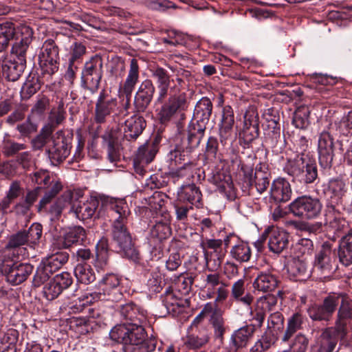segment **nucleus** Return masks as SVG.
<instances>
[{
  "instance_id": "obj_1",
  "label": "nucleus",
  "mask_w": 352,
  "mask_h": 352,
  "mask_svg": "<svg viewBox=\"0 0 352 352\" xmlns=\"http://www.w3.org/2000/svg\"><path fill=\"white\" fill-rule=\"evenodd\" d=\"M102 202L107 209L115 214L112 236L119 252L128 258L136 259L138 252L133 244L129 232L124 226V220L130 213L126 202L124 199L113 197H107Z\"/></svg>"
},
{
  "instance_id": "obj_2",
  "label": "nucleus",
  "mask_w": 352,
  "mask_h": 352,
  "mask_svg": "<svg viewBox=\"0 0 352 352\" xmlns=\"http://www.w3.org/2000/svg\"><path fill=\"white\" fill-rule=\"evenodd\" d=\"M110 338L124 345H139L146 339V332L142 324L127 323L116 325L109 333Z\"/></svg>"
},
{
  "instance_id": "obj_3",
  "label": "nucleus",
  "mask_w": 352,
  "mask_h": 352,
  "mask_svg": "<svg viewBox=\"0 0 352 352\" xmlns=\"http://www.w3.org/2000/svg\"><path fill=\"white\" fill-rule=\"evenodd\" d=\"M69 259V254L57 252L44 258L38 266L33 278V284L39 287L56 271L59 270Z\"/></svg>"
},
{
  "instance_id": "obj_4",
  "label": "nucleus",
  "mask_w": 352,
  "mask_h": 352,
  "mask_svg": "<svg viewBox=\"0 0 352 352\" xmlns=\"http://www.w3.org/2000/svg\"><path fill=\"white\" fill-rule=\"evenodd\" d=\"M1 271L8 282L12 285H19L25 281L32 272L34 267L30 263L15 262L6 256L0 259Z\"/></svg>"
},
{
  "instance_id": "obj_5",
  "label": "nucleus",
  "mask_w": 352,
  "mask_h": 352,
  "mask_svg": "<svg viewBox=\"0 0 352 352\" xmlns=\"http://www.w3.org/2000/svg\"><path fill=\"white\" fill-rule=\"evenodd\" d=\"M103 63L98 56L91 57L85 63L81 74V84L95 93L99 88L103 75Z\"/></svg>"
},
{
  "instance_id": "obj_6",
  "label": "nucleus",
  "mask_w": 352,
  "mask_h": 352,
  "mask_svg": "<svg viewBox=\"0 0 352 352\" xmlns=\"http://www.w3.org/2000/svg\"><path fill=\"white\" fill-rule=\"evenodd\" d=\"M322 204L316 198L301 196L289 204V210L295 216L302 219H312L318 217Z\"/></svg>"
},
{
  "instance_id": "obj_7",
  "label": "nucleus",
  "mask_w": 352,
  "mask_h": 352,
  "mask_svg": "<svg viewBox=\"0 0 352 352\" xmlns=\"http://www.w3.org/2000/svg\"><path fill=\"white\" fill-rule=\"evenodd\" d=\"M58 48L52 40L46 41L39 54V63L43 73L52 75L59 66Z\"/></svg>"
},
{
  "instance_id": "obj_8",
  "label": "nucleus",
  "mask_w": 352,
  "mask_h": 352,
  "mask_svg": "<svg viewBox=\"0 0 352 352\" xmlns=\"http://www.w3.org/2000/svg\"><path fill=\"white\" fill-rule=\"evenodd\" d=\"M339 300L338 295L330 294L324 298L322 304H314L310 306L307 309V313L313 320L328 321L335 312Z\"/></svg>"
},
{
  "instance_id": "obj_9",
  "label": "nucleus",
  "mask_w": 352,
  "mask_h": 352,
  "mask_svg": "<svg viewBox=\"0 0 352 352\" xmlns=\"http://www.w3.org/2000/svg\"><path fill=\"white\" fill-rule=\"evenodd\" d=\"M204 283V289L208 298L210 299L217 294L214 300L215 304L223 302L228 298V284L221 279L219 274L211 273L206 274Z\"/></svg>"
},
{
  "instance_id": "obj_10",
  "label": "nucleus",
  "mask_w": 352,
  "mask_h": 352,
  "mask_svg": "<svg viewBox=\"0 0 352 352\" xmlns=\"http://www.w3.org/2000/svg\"><path fill=\"white\" fill-rule=\"evenodd\" d=\"M336 268L335 254L329 248H324L316 254L314 270L320 278H329Z\"/></svg>"
},
{
  "instance_id": "obj_11",
  "label": "nucleus",
  "mask_w": 352,
  "mask_h": 352,
  "mask_svg": "<svg viewBox=\"0 0 352 352\" xmlns=\"http://www.w3.org/2000/svg\"><path fill=\"white\" fill-rule=\"evenodd\" d=\"M208 181L217 187V190L228 200H234L236 197L232 177L225 170L215 169L211 173Z\"/></svg>"
},
{
  "instance_id": "obj_12",
  "label": "nucleus",
  "mask_w": 352,
  "mask_h": 352,
  "mask_svg": "<svg viewBox=\"0 0 352 352\" xmlns=\"http://www.w3.org/2000/svg\"><path fill=\"white\" fill-rule=\"evenodd\" d=\"M139 79V65L138 60L132 58L130 62V67L126 78L122 84L119 87L120 97L125 96L126 101L124 104L125 110L129 109L131 102V96Z\"/></svg>"
},
{
  "instance_id": "obj_13",
  "label": "nucleus",
  "mask_w": 352,
  "mask_h": 352,
  "mask_svg": "<svg viewBox=\"0 0 352 352\" xmlns=\"http://www.w3.org/2000/svg\"><path fill=\"white\" fill-rule=\"evenodd\" d=\"M117 107V100L109 96L102 90L97 99L95 107L94 120L97 123L101 124L114 111Z\"/></svg>"
},
{
  "instance_id": "obj_14",
  "label": "nucleus",
  "mask_w": 352,
  "mask_h": 352,
  "mask_svg": "<svg viewBox=\"0 0 352 352\" xmlns=\"http://www.w3.org/2000/svg\"><path fill=\"white\" fill-rule=\"evenodd\" d=\"M333 141L331 135L328 132H322L319 136L318 142V152L319 162L324 168L331 166L334 153Z\"/></svg>"
},
{
  "instance_id": "obj_15",
  "label": "nucleus",
  "mask_w": 352,
  "mask_h": 352,
  "mask_svg": "<svg viewBox=\"0 0 352 352\" xmlns=\"http://www.w3.org/2000/svg\"><path fill=\"white\" fill-rule=\"evenodd\" d=\"M14 38L15 42L12 48L13 54H26V52L32 42L33 31L30 27L26 25H19L14 28Z\"/></svg>"
},
{
  "instance_id": "obj_16",
  "label": "nucleus",
  "mask_w": 352,
  "mask_h": 352,
  "mask_svg": "<svg viewBox=\"0 0 352 352\" xmlns=\"http://www.w3.org/2000/svg\"><path fill=\"white\" fill-rule=\"evenodd\" d=\"M16 59L4 60L1 65L3 76L10 81L17 80L26 67L25 54H15Z\"/></svg>"
},
{
  "instance_id": "obj_17",
  "label": "nucleus",
  "mask_w": 352,
  "mask_h": 352,
  "mask_svg": "<svg viewBox=\"0 0 352 352\" xmlns=\"http://www.w3.org/2000/svg\"><path fill=\"white\" fill-rule=\"evenodd\" d=\"M277 305L276 296L268 294L257 299L254 311H251L253 320L261 326L267 313L275 311Z\"/></svg>"
},
{
  "instance_id": "obj_18",
  "label": "nucleus",
  "mask_w": 352,
  "mask_h": 352,
  "mask_svg": "<svg viewBox=\"0 0 352 352\" xmlns=\"http://www.w3.org/2000/svg\"><path fill=\"white\" fill-rule=\"evenodd\" d=\"M155 88L150 80L142 82L135 95L134 107L137 111L143 112L152 101Z\"/></svg>"
},
{
  "instance_id": "obj_19",
  "label": "nucleus",
  "mask_w": 352,
  "mask_h": 352,
  "mask_svg": "<svg viewBox=\"0 0 352 352\" xmlns=\"http://www.w3.org/2000/svg\"><path fill=\"white\" fill-rule=\"evenodd\" d=\"M151 72L152 77L156 81L158 89L157 102L162 103L165 98L169 94V88H170L171 90L173 89V87L170 86L171 82H173V80L170 78L168 71L163 67H154L151 69Z\"/></svg>"
},
{
  "instance_id": "obj_20",
  "label": "nucleus",
  "mask_w": 352,
  "mask_h": 352,
  "mask_svg": "<svg viewBox=\"0 0 352 352\" xmlns=\"http://www.w3.org/2000/svg\"><path fill=\"white\" fill-rule=\"evenodd\" d=\"M234 124V116L233 109L230 106H225L222 111V117L219 124V135L220 142L226 146L228 141L231 139Z\"/></svg>"
},
{
  "instance_id": "obj_21",
  "label": "nucleus",
  "mask_w": 352,
  "mask_h": 352,
  "mask_svg": "<svg viewBox=\"0 0 352 352\" xmlns=\"http://www.w3.org/2000/svg\"><path fill=\"white\" fill-rule=\"evenodd\" d=\"M254 332V327L252 325H245L234 331L230 337V348L225 352H237L239 349L246 346Z\"/></svg>"
},
{
  "instance_id": "obj_22",
  "label": "nucleus",
  "mask_w": 352,
  "mask_h": 352,
  "mask_svg": "<svg viewBox=\"0 0 352 352\" xmlns=\"http://www.w3.org/2000/svg\"><path fill=\"white\" fill-rule=\"evenodd\" d=\"M288 232L279 228H272L268 232L269 250L275 253L280 254L285 250L289 243Z\"/></svg>"
},
{
  "instance_id": "obj_23",
  "label": "nucleus",
  "mask_w": 352,
  "mask_h": 352,
  "mask_svg": "<svg viewBox=\"0 0 352 352\" xmlns=\"http://www.w3.org/2000/svg\"><path fill=\"white\" fill-rule=\"evenodd\" d=\"M86 238V232L81 226H74L65 230L59 236V248H68L72 245L82 243Z\"/></svg>"
},
{
  "instance_id": "obj_24",
  "label": "nucleus",
  "mask_w": 352,
  "mask_h": 352,
  "mask_svg": "<svg viewBox=\"0 0 352 352\" xmlns=\"http://www.w3.org/2000/svg\"><path fill=\"white\" fill-rule=\"evenodd\" d=\"M168 95V100L164 103L159 112V117L162 122L169 121L185 102L182 95L176 94Z\"/></svg>"
},
{
  "instance_id": "obj_25",
  "label": "nucleus",
  "mask_w": 352,
  "mask_h": 352,
  "mask_svg": "<svg viewBox=\"0 0 352 352\" xmlns=\"http://www.w3.org/2000/svg\"><path fill=\"white\" fill-rule=\"evenodd\" d=\"M146 126L142 116L133 115L124 122V136L127 140L136 139Z\"/></svg>"
},
{
  "instance_id": "obj_26",
  "label": "nucleus",
  "mask_w": 352,
  "mask_h": 352,
  "mask_svg": "<svg viewBox=\"0 0 352 352\" xmlns=\"http://www.w3.org/2000/svg\"><path fill=\"white\" fill-rule=\"evenodd\" d=\"M271 197L276 202H286L291 199L292 189L289 183L285 179L274 180L270 189Z\"/></svg>"
},
{
  "instance_id": "obj_27",
  "label": "nucleus",
  "mask_w": 352,
  "mask_h": 352,
  "mask_svg": "<svg viewBox=\"0 0 352 352\" xmlns=\"http://www.w3.org/2000/svg\"><path fill=\"white\" fill-rule=\"evenodd\" d=\"M71 146L64 139L53 141V144L47 150L48 157L53 164L64 160L70 153Z\"/></svg>"
},
{
  "instance_id": "obj_28",
  "label": "nucleus",
  "mask_w": 352,
  "mask_h": 352,
  "mask_svg": "<svg viewBox=\"0 0 352 352\" xmlns=\"http://www.w3.org/2000/svg\"><path fill=\"white\" fill-rule=\"evenodd\" d=\"M120 285V279L113 274H107L100 282V286L106 294L109 296V300H116L121 297V294L117 292V287Z\"/></svg>"
},
{
  "instance_id": "obj_29",
  "label": "nucleus",
  "mask_w": 352,
  "mask_h": 352,
  "mask_svg": "<svg viewBox=\"0 0 352 352\" xmlns=\"http://www.w3.org/2000/svg\"><path fill=\"white\" fill-rule=\"evenodd\" d=\"M289 275L296 280H305L310 276L307 260L304 258H294L288 266Z\"/></svg>"
},
{
  "instance_id": "obj_30",
  "label": "nucleus",
  "mask_w": 352,
  "mask_h": 352,
  "mask_svg": "<svg viewBox=\"0 0 352 352\" xmlns=\"http://www.w3.org/2000/svg\"><path fill=\"white\" fill-rule=\"evenodd\" d=\"M120 314L124 318L130 320L131 323L142 324L146 321L145 311L132 302L122 305Z\"/></svg>"
},
{
  "instance_id": "obj_31",
  "label": "nucleus",
  "mask_w": 352,
  "mask_h": 352,
  "mask_svg": "<svg viewBox=\"0 0 352 352\" xmlns=\"http://www.w3.org/2000/svg\"><path fill=\"white\" fill-rule=\"evenodd\" d=\"M338 256L340 261L344 265L352 264V232L343 236L339 244Z\"/></svg>"
},
{
  "instance_id": "obj_32",
  "label": "nucleus",
  "mask_w": 352,
  "mask_h": 352,
  "mask_svg": "<svg viewBox=\"0 0 352 352\" xmlns=\"http://www.w3.org/2000/svg\"><path fill=\"white\" fill-rule=\"evenodd\" d=\"M97 206V201L93 200L87 203L73 204L69 212L75 214L80 220H85L91 218L95 213Z\"/></svg>"
},
{
  "instance_id": "obj_33",
  "label": "nucleus",
  "mask_w": 352,
  "mask_h": 352,
  "mask_svg": "<svg viewBox=\"0 0 352 352\" xmlns=\"http://www.w3.org/2000/svg\"><path fill=\"white\" fill-rule=\"evenodd\" d=\"M277 285V279L274 275L263 272L259 274L253 283L254 289L263 292L274 290Z\"/></svg>"
},
{
  "instance_id": "obj_34",
  "label": "nucleus",
  "mask_w": 352,
  "mask_h": 352,
  "mask_svg": "<svg viewBox=\"0 0 352 352\" xmlns=\"http://www.w3.org/2000/svg\"><path fill=\"white\" fill-rule=\"evenodd\" d=\"M325 224L335 232L340 231L344 226V220L340 212L333 206H328L324 214Z\"/></svg>"
},
{
  "instance_id": "obj_35",
  "label": "nucleus",
  "mask_w": 352,
  "mask_h": 352,
  "mask_svg": "<svg viewBox=\"0 0 352 352\" xmlns=\"http://www.w3.org/2000/svg\"><path fill=\"white\" fill-rule=\"evenodd\" d=\"M107 242L105 239L100 240L96 245V258L94 265L98 272L104 270L108 265Z\"/></svg>"
},
{
  "instance_id": "obj_36",
  "label": "nucleus",
  "mask_w": 352,
  "mask_h": 352,
  "mask_svg": "<svg viewBox=\"0 0 352 352\" xmlns=\"http://www.w3.org/2000/svg\"><path fill=\"white\" fill-rule=\"evenodd\" d=\"M270 173L264 164L256 166L254 173V183L257 191L261 194L265 192L270 184Z\"/></svg>"
},
{
  "instance_id": "obj_37",
  "label": "nucleus",
  "mask_w": 352,
  "mask_h": 352,
  "mask_svg": "<svg viewBox=\"0 0 352 352\" xmlns=\"http://www.w3.org/2000/svg\"><path fill=\"white\" fill-rule=\"evenodd\" d=\"M26 243L28 244V241L25 236V233L23 231L17 232L10 238L6 245V250L3 256L10 258L11 254L14 255L16 253L18 254L19 251L22 252L25 250L23 248H20V247Z\"/></svg>"
},
{
  "instance_id": "obj_38",
  "label": "nucleus",
  "mask_w": 352,
  "mask_h": 352,
  "mask_svg": "<svg viewBox=\"0 0 352 352\" xmlns=\"http://www.w3.org/2000/svg\"><path fill=\"white\" fill-rule=\"evenodd\" d=\"M352 316L351 308L350 303L347 301L342 300L340 306L338 309L337 320L336 322L335 331L337 336L343 337L344 320L350 318Z\"/></svg>"
},
{
  "instance_id": "obj_39",
  "label": "nucleus",
  "mask_w": 352,
  "mask_h": 352,
  "mask_svg": "<svg viewBox=\"0 0 352 352\" xmlns=\"http://www.w3.org/2000/svg\"><path fill=\"white\" fill-rule=\"evenodd\" d=\"M157 151V145L155 143H146L139 148L134 159L148 164L153 161Z\"/></svg>"
},
{
  "instance_id": "obj_40",
  "label": "nucleus",
  "mask_w": 352,
  "mask_h": 352,
  "mask_svg": "<svg viewBox=\"0 0 352 352\" xmlns=\"http://www.w3.org/2000/svg\"><path fill=\"white\" fill-rule=\"evenodd\" d=\"M307 160V156L303 153L298 155L293 160H288L287 164L284 167V170L289 175L298 179L300 176V172L302 168H305V162Z\"/></svg>"
},
{
  "instance_id": "obj_41",
  "label": "nucleus",
  "mask_w": 352,
  "mask_h": 352,
  "mask_svg": "<svg viewBox=\"0 0 352 352\" xmlns=\"http://www.w3.org/2000/svg\"><path fill=\"white\" fill-rule=\"evenodd\" d=\"M245 281L239 279L232 286V296L233 298L243 305L250 306L253 300V296L250 294H245Z\"/></svg>"
},
{
  "instance_id": "obj_42",
  "label": "nucleus",
  "mask_w": 352,
  "mask_h": 352,
  "mask_svg": "<svg viewBox=\"0 0 352 352\" xmlns=\"http://www.w3.org/2000/svg\"><path fill=\"white\" fill-rule=\"evenodd\" d=\"M179 197L181 199L187 201L198 207L201 199V193L195 184H190L185 186L182 188L179 192Z\"/></svg>"
},
{
  "instance_id": "obj_43",
  "label": "nucleus",
  "mask_w": 352,
  "mask_h": 352,
  "mask_svg": "<svg viewBox=\"0 0 352 352\" xmlns=\"http://www.w3.org/2000/svg\"><path fill=\"white\" fill-rule=\"evenodd\" d=\"M76 202L73 201L72 192L67 190L56 200V201L51 206L50 212L55 217H58L62 213L63 210Z\"/></svg>"
},
{
  "instance_id": "obj_44",
  "label": "nucleus",
  "mask_w": 352,
  "mask_h": 352,
  "mask_svg": "<svg viewBox=\"0 0 352 352\" xmlns=\"http://www.w3.org/2000/svg\"><path fill=\"white\" fill-rule=\"evenodd\" d=\"M74 275L77 280L81 283L87 285L96 279L95 274L90 265L79 263L74 268Z\"/></svg>"
},
{
  "instance_id": "obj_45",
  "label": "nucleus",
  "mask_w": 352,
  "mask_h": 352,
  "mask_svg": "<svg viewBox=\"0 0 352 352\" xmlns=\"http://www.w3.org/2000/svg\"><path fill=\"white\" fill-rule=\"evenodd\" d=\"M206 126L192 121L188 126V142L192 146H197L204 135Z\"/></svg>"
},
{
  "instance_id": "obj_46",
  "label": "nucleus",
  "mask_w": 352,
  "mask_h": 352,
  "mask_svg": "<svg viewBox=\"0 0 352 352\" xmlns=\"http://www.w3.org/2000/svg\"><path fill=\"white\" fill-rule=\"evenodd\" d=\"M302 316L298 313L293 314L287 321L286 331L282 338L283 342L289 341L293 335L301 328Z\"/></svg>"
},
{
  "instance_id": "obj_47",
  "label": "nucleus",
  "mask_w": 352,
  "mask_h": 352,
  "mask_svg": "<svg viewBox=\"0 0 352 352\" xmlns=\"http://www.w3.org/2000/svg\"><path fill=\"white\" fill-rule=\"evenodd\" d=\"M230 254L236 261L242 263L250 260L252 252L248 243L240 242L231 249Z\"/></svg>"
},
{
  "instance_id": "obj_48",
  "label": "nucleus",
  "mask_w": 352,
  "mask_h": 352,
  "mask_svg": "<svg viewBox=\"0 0 352 352\" xmlns=\"http://www.w3.org/2000/svg\"><path fill=\"white\" fill-rule=\"evenodd\" d=\"M276 340L273 333L266 332L251 348L250 352H265L275 344Z\"/></svg>"
},
{
  "instance_id": "obj_49",
  "label": "nucleus",
  "mask_w": 352,
  "mask_h": 352,
  "mask_svg": "<svg viewBox=\"0 0 352 352\" xmlns=\"http://www.w3.org/2000/svg\"><path fill=\"white\" fill-rule=\"evenodd\" d=\"M313 242L309 239L303 238L300 239L296 243L294 246V253L296 258H305L310 255L313 252Z\"/></svg>"
},
{
  "instance_id": "obj_50",
  "label": "nucleus",
  "mask_w": 352,
  "mask_h": 352,
  "mask_svg": "<svg viewBox=\"0 0 352 352\" xmlns=\"http://www.w3.org/2000/svg\"><path fill=\"white\" fill-rule=\"evenodd\" d=\"M48 184H50V186L47 187L43 197L39 202V209L45 207L50 203L63 188L62 184L57 180L50 179Z\"/></svg>"
},
{
  "instance_id": "obj_51",
  "label": "nucleus",
  "mask_w": 352,
  "mask_h": 352,
  "mask_svg": "<svg viewBox=\"0 0 352 352\" xmlns=\"http://www.w3.org/2000/svg\"><path fill=\"white\" fill-rule=\"evenodd\" d=\"M318 177V170L316 163L311 162L308 158L306 160L305 168L300 172L298 180L306 184L314 182Z\"/></svg>"
},
{
  "instance_id": "obj_52",
  "label": "nucleus",
  "mask_w": 352,
  "mask_h": 352,
  "mask_svg": "<svg viewBox=\"0 0 352 352\" xmlns=\"http://www.w3.org/2000/svg\"><path fill=\"white\" fill-rule=\"evenodd\" d=\"M318 346H317L318 352H332L336 340L334 338H332L330 335V331L326 330L320 336Z\"/></svg>"
},
{
  "instance_id": "obj_53",
  "label": "nucleus",
  "mask_w": 352,
  "mask_h": 352,
  "mask_svg": "<svg viewBox=\"0 0 352 352\" xmlns=\"http://www.w3.org/2000/svg\"><path fill=\"white\" fill-rule=\"evenodd\" d=\"M43 228L40 223H34L31 225L28 230L23 231L31 247L38 244L42 236Z\"/></svg>"
},
{
  "instance_id": "obj_54",
  "label": "nucleus",
  "mask_w": 352,
  "mask_h": 352,
  "mask_svg": "<svg viewBox=\"0 0 352 352\" xmlns=\"http://www.w3.org/2000/svg\"><path fill=\"white\" fill-rule=\"evenodd\" d=\"M14 28L12 23H6L0 24V51L5 49L9 41L14 38Z\"/></svg>"
},
{
  "instance_id": "obj_55",
  "label": "nucleus",
  "mask_w": 352,
  "mask_h": 352,
  "mask_svg": "<svg viewBox=\"0 0 352 352\" xmlns=\"http://www.w3.org/2000/svg\"><path fill=\"white\" fill-rule=\"evenodd\" d=\"M309 110L307 107H299L294 112L292 122L298 129H304L308 125Z\"/></svg>"
},
{
  "instance_id": "obj_56",
  "label": "nucleus",
  "mask_w": 352,
  "mask_h": 352,
  "mask_svg": "<svg viewBox=\"0 0 352 352\" xmlns=\"http://www.w3.org/2000/svg\"><path fill=\"white\" fill-rule=\"evenodd\" d=\"M86 53V46L80 41L74 42L69 47V58L68 61L74 63L82 59Z\"/></svg>"
},
{
  "instance_id": "obj_57",
  "label": "nucleus",
  "mask_w": 352,
  "mask_h": 352,
  "mask_svg": "<svg viewBox=\"0 0 352 352\" xmlns=\"http://www.w3.org/2000/svg\"><path fill=\"white\" fill-rule=\"evenodd\" d=\"M171 233L170 226L163 222L157 223L151 229V234L154 238L157 239L159 241H162L168 238Z\"/></svg>"
},
{
  "instance_id": "obj_58",
  "label": "nucleus",
  "mask_w": 352,
  "mask_h": 352,
  "mask_svg": "<svg viewBox=\"0 0 352 352\" xmlns=\"http://www.w3.org/2000/svg\"><path fill=\"white\" fill-rule=\"evenodd\" d=\"M108 158L110 162H114L120 158V144L118 140L113 135H110L107 145Z\"/></svg>"
},
{
  "instance_id": "obj_59",
  "label": "nucleus",
  "mask_w": 352,
  "mask_h": 352,
  "mask_svg": "<svg viewBox=\"0 0 352 352\" xmlns=\"http://www.w3.org/2000/svg\"><path fill=\"white\" fill-rule=\"evenodd\" d=\"M208 340L209 338L206 334L200 336L190 335L188 336L185 343L189 349H196L205 345L208 342Z\"/></svg>"
},
{
  "instance_id": "obj_60",
  "label": "nucleus",
  "mask_w": 352,
  "mask_h": 352,
  "mask_svg": "<svg viewBox=\"0 0 352 352\" xmlns=\"http://www.w3.org/2000/svg\"><path fill=\"white\" fill-rule=\"evenodd\" d=\"M170 160L175 162L176 165L183 164V166H185L190 163L188 152L187 151H181L177 148L170 151Z\"/></svg>"
},
{
  "instance_id": "obj_61",
  "label": "nucleus",
  "mask_w": 352,
  "mask_h": 352,
  "mask_svg": "<svg viewBox=\"0 0 352 352\" xmlns=\"http://www.w3.org/2000/svg\"><path fill=\"white\" fill-rule=\"evenodd\" d=\"M307 346V338L303 334L298 333L292 340L289 347L296 352H305Z\"/></svg>"
},
{
  "instance_id": "obj_62",
  "label": "nucleus",
  "mask_w": 352,
  "mask_h": 352,
  "mask_svg": "<svg viewBox=\"0 0 352 352\" xmlns=\"http://www.w3.org/2000/svg\"><path fill=\"white\" fill-rule=\"evenodd\" d=\"M52 280L60 287L62 292L68 288L72 283V278L70 274L66 272L56 274Z\"/></svg>"
},
{
  "instance_id": "obj_63",
  "label": "nucleus",
  "mask_w": 352,
  "mask_h": 352,
  "mask_svg": "<svg viewBox=\"0 0 352 352\" xmlns=\"http://www.w3.org/2000/svg\"><path fill=\"white\" fill-rule=\"evenodd\" d=\"M43 295L48 300H52L57 298L62 292V290L52 280L43 287Z\"/></svg>"
},
{
  "instance_id": "obj_64",
  "label": "nucleus",
  "mask_w": 352,
  "mask_h": 352,
  "mask_svg": "<svg viewBox=\"0 0 352 352\" xmlns=\"http://www.w3.org/2000/svg\"><path fill=\"white\" fill-rule=\"evenodd\" d=\"M212 327L214 328V336L217 339H219L221 342L223 340V335L226 332V328L224 327V322L222 318L215 317L212 320Z\"/></svg>"
}]
</instances>
